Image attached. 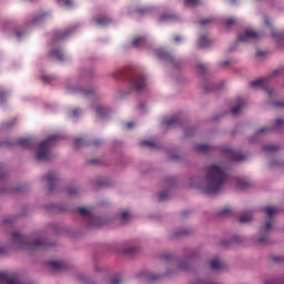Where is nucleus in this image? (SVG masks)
Instances as JSON below:
<instances>
[{
  "label": "nucleus",
  "instance_id": "34",
  "mask_svg": "<svg viewBox=\"0 0 284 284\" xmlns=\"http://www.w3.org/2000/svg\"><path fill=\"white\" fill-rule=\"evenodd\" d=\"M95 112H97V114H99L101 116V115H103V112H105V108H103V105H98L95 108Z\"/></svg>",
  "mask_w": 284,
  "mask_h": 284
},
{
  "label": "nucleus",
  "instance_id": "33",
  "mask_svg": "<svg viewBox=\"0 0 284 284\" xmlns=\"http://www.w3.org/2000/svg\"><path fill=\"white\" fill-rule=\"evenodd\" d=\"M41 79H42V81H43L44 83H50V81H52V80L54 79V77L49 75V74H43V75L41 77Z\"/></svg>",
  "mask_w": 284,
  "mask_h": 284
},
{
  "label": "nucleus",
  "instance_id": "6",
  "mask_svg": "<svg viewBox=\"0 0 284 284\" xmlns=\"http://www.w3.org/2000/svg\"><path fill=\"white\" fill-rule=\"evenodd\" d=\"M271 230H274V224L272 223V221H268L265 223V225L261 229L260 234L262 236H260L257 239L258 243H266L267 242V234H270Z\"/></svg>",
  "mask_w": 284,
  "mask_h": 284
},
{
  "label": "nucleus",
  "instance_id": "46",
  "mask_svg": "<svg viewBox=\"0 0 284 284\" xmlns=\"http://www.w3.org/2000/svg\"><path fill=\"white\" fill-rule=\"evenodd\" d=\"M267 94H268V97H273V91H272V90H268V91H267Z\"/></svg>",
  "mask_w": 284,
  "mask_h": 284
},
{
  "label": "nucleus",
  "instance_id": "8",
  "mask_svg": "<svg viewBox=\"0 0 284 284\" xmlns=\"http://www.w3.org/2000/svg\"><path fill=\"white\" fill-rule=\"evenodd\" d=\"M284 128V120L277 119L274 122V125L272 128L270 126H263L260 129L258 134H265V132H276L277 130H282Z\"/></svg>",
  "mask_w": 284,
  "mask_h": 284
},
{
  "label": "nucleus",
  "instance_id": "4",
  "mask_svg": "<svg viewBox=\"0 0 284 284\" xmlns=\"http://www.w3.org/2000/svg\"><path fill=\"white\" fill-rule=\"evenodd\" d=\"M257 39H261V33L256 32L252 28L245 29L239 34V41L242 43H250L251 41H256Z\"/></svg>",
  "mask_w": 284,
  "mask_h": 284
},
{
  "label": "nucleus",
  "instance_id": "29",
  "mask_svg": "<svg viewBox=\"0 0 284 284\" xmlns=\"http://www.w3.org/2000/svg\"><path fill=\"white\" fill-rule=\"evenodd\" d=\"M65 89L69 94H74V92H79V88L74 84H67Z\"/></svg>",
  "mask_w": 284,
  "mask_h": 284
},
{
  "label": "nucleus",
  "instance_id": "39",
  "mask_svg": "<svg viewBox=\"0 0 284 284\" xmlns=\"http://www.w3.org/2000/svg\"><path fill=\"white\" fill-rule=\"evenodd\" d=\"M142 145H149V148H153L154 143H152L151 141H143Z\"/></svg>",
  "mask_w": 284,
  "mask_h": 284
},
{
  "label": "nucleus",
  "instance_id": "17",
  "mask_svg": "<svg viewBox=\"0 0 284 284\" xmlns=\"http://www.w3.org/2000/svg\"><path fill=\"white\" fill-rule=\"evenodd\" d=\"M179 19V16L174 13H164L160 17V21H176Z\"/></svg>",
  "mask_w": 284,
  "mask_h": 284
},
{
  "label": "nucleus",
  "instance_id": "26",
  "mask_svg": "<svg viewBox=\"0 0 284 284\" xmlns=\"http://www.w3.org/2000/svg\"><path fill=\"white\" fill-rule=\"evenodd\" d=\"M271 168H280L281 170H284V161L283 160H274L271 163Z\"/></svg>",
  "mask_w": 284,
  "mask_h": 284
},
{
  "label": "nucleus",
  "instance_id": "49",
  "mask_svg": "<svg viewBox=\"0 0 284 284\" xmlns=\"http://www.w3.org/2000/svg\"><path fill=\"white\" fill-rule=\"evenodd\" d=\"M229 63H230V62L225 61V62H224V65H227Z\"/></svg>",
  "mask_w": 284,
  "mask_h": 284
},
{
  "label": "nucleus",
  "instance_id": "15",
  "mask_svg": "<svg viewBox=\"0 0 284 284\" xmlns=\"http://www.w3.org/2000/svg\"><path fill=\"white\" fill-rule=\"evenodd\" d=\"M252 219H253L252 212L251 211H246V212L241 214L240 223H250V221H252Z\"/></svg>",
  "mask_w": 284,
  "mask_h": 284
},
{
  "label": "nucleus",
  "instance_id": "36",
  "mask_svg": "<svg viewBox=\"0 0 284 284\" xmlns=\"http://www.w3.org/2000/svg\"><path fill=\"white\" fill-rule=\"evenodd\" d=\"M264 284H281V281L276 278H272V280H266Z\"/></svg>",
  "mask_w": 284,
  "mask_h": 284
},
{
  "label": "nucleus",
  "instance_id": "40",
  "mask_svg": "<svg viewBox=\"0 0 284 284\" xmlns=\"http://www.w3.org/2000/svg\"><path fill=\"white\" fill-rule=\"evenodd\" d=\"M126 128H128L129 130L132 129V128H134V123H132V122L126 123Z\"/></svg>",
  "mask_w": 284,
  "mask_h": 284
},
{
  "label": "nucleus",
  "instance_id": "11",
  "mask_svg": "<svg viewBox=\"0 0 284 284\" xmlns=\"http://www.w3.org/2000/svg\"><path fill=\"white\" fill-rule=\"evenodd\" d=\"M265 26H267L270 32L272 33V37L276 39V41H281V39H283V34L272 28V22L270 21V19H265Z\"/></svg>",
  "mask_w": 284,
  "mask_h": 284
},
{
  "label": "nucleus",
  "instance_id": "48",
  "mask_svg": "<svg viewBox=\"0 0 284 284\" xmlns=\"http://www.w3.org/2000/svg\"><path fill=\"white\" fill-rule=\"evenodd\" d=\"M17 38H18V39H21V32H18V33H17Z\"/></svg>",
  "mask_w": 284,
  "mask_h": 284
},
{
  "label": "nucleus",
  "instance_id": "22",
  "mask_svg": "<svg viewBox=\"0 0 284 284\" xmlns=\"http://www.w3.org/2000/svg\"><path fill=\"white\" fill-rule=\"evenodd\" d=\"M227 152L231 154V159L233 161H243V159H244L243 155H237L236 151H234L232 149L227 150Z\"/></svg>",
  "mask_w": 284,
  "mask_h": 284
},
{
  "label": "nucleus",
  "instance_id": "13",
  "mask_svg": "<svg viewBox=\"0 0 284 284\" xmlns=\"http://www.w3.org/2000/svg\"><path fill=\"white\" fill-rule=\"evenodd\" d=\"M210 43H212V42L210 41V38L206 36H202L197 40V45L200 48H210Z\"/></svg>",
  "mask_w": 284,
  "mask_h": 284
},
{
  "label": "nucleus",
  "instance_id": "2",
  "mask_svg": "<svg viewBox=\"0 0 284 284\" xmlns=\"http://www.w3.org/2000/svg\"><path fill=\"white\" fill-rule=\"evenodd\" d=\"M43 245L41 239H36L33 243H30V237L21 235L19 233L13 234V240L8 246H0V254H8L9 250H22L23 252H34Z\"/></svg>",
  "mask_w": 284,
  "mask_h": 284
},
{
  "label": "nucleus",
  "instance_id": "9",
  "mask_svg": "<svg viewBox=\"0 0 284 284\" xmlns=\"http://www.w3.org/2000/svg\"><path fill=\"white\" fill-rule=\"evenodd\" d=\"M0 281H3L6 284H21L18 277L8 276L6 273H0Z\"/></svg>",
  "mask_w": 284,
  "mask_h": 284
},
{
  "label": "nucleus",
  "instance_id": "30",
  "mask_svg": "<svg viewBox=\"0 0 284 284\" xmlns=\"http://www.w3.org/2000/svg\"><path fill=\"white\" fill-rule=\"evenodd\" d=\"M8 99V91L0 88V103H3Z\"/></svg>",
  "mask_w": 284,
  "mask_h": 284
},
{
  "label": "nucleus",
  "instance_id": "3",
  "mask_svg": "<svg viewBox=\"0 0 284 284\" xmlns=\"http://www.w3.org/2000/svg\"><path fill=\"white\" fill-rule=\"evenodd\" d=\"M59 139V135H51L43 142H41L36 149V159L40 162L50 161L52 159V152H50V146L54 145V141Z\"/></svg>",
  "mask_w": 284,
  "mask_h": 284
},
{
  "label": "nucleus",
  "instance_id": "18",
  "mask_svg": "<svg viewBox=\"0 0 284 284\" xmlns=\"http://www.w3.org/2000/svg\"><path fill=\"white\" fill-rule=\"evenodd\" d=\"M94 21L97 23V26H108V23H110V18L109 17H99V18H94Z\"/></svg>",
  "mask_w": 284,
  "mask_h": 284
},
{
  "label": "nucleus",
  "instance_id": "45",
  "mask_svg": "<svg viewBox=\"0 0 284 284\" xmlns=\"http://www.w3.org/2000/svg\"><path fill=\"white\" fill-rule=\"evenodd\" d=\"M199 69H200V70H205V65L200 64V65H199Z\"/></svg>",
  "mask_w": 284,
  "mask_h": 284
},
{
  "label": "nucleus",
  "instance_id": "25",
  "mask_svg": "<svg viewBox=\"0 0 284 284\" xmlns=\"http://www.w3.org/2000/svg\"><path fill=\"white\" fill-rule=\"evenodd\" d=\"M207 150H210V146L206 144L195 145V152L203 153V152H207Z\"/></svg>",
  "mask_w": 284,
  "mask_h": 284
},
{
  "label": "nucleus",
  "instance_id": "35",
  "mask_svg": "<svg viewBox=\"0 0 284 284\" xmlns=\"http://www.w3.org/2000/svg\"><path fill=\"white\" fill-rule=\"evenodd\" d=\"M241 108H243V103L239 104L237 106H234L231 110L232 114H239V112H241Z\"/></svg>",
  "mask_w": 284,
  "mask_h": 284
},
{
  "label": "nucleus",
  "instance_id": "44",
  "mask_svg": "<svg viewBox=\"0 0 284 284\" xmlns=\"http://www.w3.org/2000/svg\"><path fill=\"white\" fill-rule=\"evenodd\" d=\"M70 33H63L62 36H61V39H65V37H68Z\"/></svg>",
  "mask_w": 284,
  "mask_h": 284
},
{
  "label": "nucleus",
  "instance_id": "47",
  "mask_svg": "<svg viewBox=\"0 0 284 284\" xmlns=\"http://www.w3.org/2000/svg\"><path fill=\"white\" fill-rule=\"evenodd\" d=\"M82 94H90L89 91L82 90Z\"/></svg>",
  "mask_w": 284,
  "mask_h": 284
},
{
  "label": "nucleus",
  "instance_id": "28",
  "mask_svg": "<svg viewBox=\"0 0 284 284\" xmlns=\"http://www.w3.org/2000/svg\"><path fill=\"white\" fill-rule=\"evenodd\" d=\"M48 19L47 13H40L38 17L33 19V23H41V21H45Z\"/></svg>",
  "mask_w": 284,
  "mask_h": 284
},
{
  "label": "nucleus",
  "instance_id": "19",
  "mask_svg": "<svg viewBox=\"0 0 284 284\" xmlns=\"http://www.w3.org/2000/svg\"><path fill=\"white\" fill-rule=\"evenodd\" d=\"M50 55L58 61H63V51H61L60 49H54L53 51H51Z\"/></svg>",
  "mask_w": 284,
  "mask_h": 284
},
{
  "label": "nucleus",
  "instance_id": "1",
  "mask_svg": "<svg viewBox=\"0 0 284 284\" xmlns=\"http://www.w3.org/2000/svg\"><path fill=\"white\" fill-rule=\"evenodd\" d=\"M225 183V169L219 164H212L206 169V176L196 187L204 191L205 194H216Z\"/></svg>",
  "mask_w": 284,
  "mask_h": 284
},
{
  "label": "nucleus",
  "instance_id": "27",
  "mask_svg": "<svg viewBox=\"0 0 284 284\" xmlns=\"http://www.w3.org/2000/svg\"><path fill=\"white\" fill-rule=\"evenodd\" d=\"M120 219L122 221H130V219H132V214L130 213V211H122L120 213Z\"/></svg>",
  "mask_w": 284,
  "mask_h": 284
},
{
  "label": "nucleus",
  "instance_id": "23",
  "mask_svg": "<svg viewBox=\"0 0 284 284\" xmlns=\"http://www.w3.org/2000/svg\"><path fill=\"white\" fill-rule=\"evenodd\" d=\"M223 263H221L220 258H214L211 261V267L212 270H221Z\"/></svg>",
  "mask_w": 284,
  "mask_h": 284
},
{
  "label": "nucleus",
  "instance_id": "12",
  "mask_svg": "<svg viewBox=\"0 0 284 284\" xmlns=\"http://www.w3.org/2000/svg\"><path fill=\"white\" fill-rule=\"evenodd\" d=\"M270 83V79L263 78L256 81L251 82L252 88H265Z\"/></svg>",
  "mask_w": 284,
  "mask_h": 284
},
{
  "label": "nucleus",
  "instance_id": "14",
  "mask_svg": "<svg viewBox=\"0 0 284 284\" xmlns=\"http://www.w3.org/2000/svg\"><path fill=\"white\" fill-rule=\"evenodd\" d=\"M48 265L51 270H63V267H65V263H63V261H50Z\"/></svg>",
  "mask_w": 284,
  "mask_h": 284
},
{
  "label": "nucleus",
  "instance_id": "21",
  "mask_svg": "<svg viewBox=\"0 0 284 284\" xmlns=\"http://www.w3.org/2000/svg\"><path fill=\"white\" fill-rule=\"evenodd\" d=\"M234 23H236V20L234 18L222 19V26H224V28H232V26H234Z\"/></svg>",
  "mask_w": 284,
  "mask_h": 284
},
{
  "label": "nucleus",
  "instance_id": "50",
  "mask_svg": "<svg viewBox=\"0 0 284 284\" xmlns=\"http://www.w3.org/2000/svg\"><path fill=\"white\" fill-rule=\"evenodd\" d=\"M273 74H278V71H274Z\"/></svg>",
  "mask_w": 284,
  "mask_h": 284
},
{
  "label": "nucleus",
  "instance_id": "10",
  "mask_svg": "<svg viewBox=\"0 0 284 284\" xmlns=\"http://www.w3.org/2000/svg\"><path fill=\"white\" fill-rule=\"evenodd\" d=\"M151 52L159 59H164L166 61H170V59H172V55H170V53L163 51V49H153V50H151Z\"/></svg>",
  "mask_w": 284,
  "mask_h": 284
},
{
  "label": "nucleus",
  "instance_id": "38",
  "mask_svg": "<svg viewBox=\"0 0 284 284\" xmlns=\"http://www.w3.org/2000/svg\"><path fill=\"white\" fill-rule=\"evenodd\" d=\"M159 201H165V199H168L169 194L168 193H160L159 195Z\"/></svg>",
  "mask_w": 284,
  "mask_h": 284
},
{
  "label": "nucleus",
  "instance_id": "32",
  "mask_svg": "<svg viewBox=\"0 0 284 284\" xmlns=\"http://www.w3.org/2000/svg\"><path fill=\"white\" fill-rule=\"evenodd\" d=\"M184 3L186 6H199V3H201V0H184Z\"/></svg>",
  "mask_w": 284,
  "mask_h": 284
},
{
  "label": "nucleus",
  "instance_id": "43",
  "mask_svg": "<svg viewBox=\"0 0 284 284\" xmlns=\"http://www.w3.org/2000/svg\"><path fill=\"white\" fill-rule=\"evenodd\" d=\"M173 124H174L173 120L166 121V125H173Z\"/></svg>",
  "mask_w": 284,
  "mask_h": 284
},
{
  "label": "nucleus",
  "instance_id": "31",
  "mask_svg": "<svg viewBox=\"0 0 284 284\" xmlns=\"http://www.w3.org/2000/svg\"><path fill=\"white\" fill-rule=\"evenodd\" d=\"M58 3H60V6H65L67 8H70L72 6V0H58Z\"/></svg>",
  "mask_w": 284,
  "mask_h": 284
},
{
  "label": "nucleus",
  "instance_id": "41",
  "mask_svg": "<svg viewBox=\"0 0 284 284\" xmlns=\"http://www.w3.org/2000/svg\"><path fill=\"white\" fill-rule=\"evenodd\" d=\"M174 41H175L176 43H179V41H183V38H181V37H175V38H174Z\"/></svg>",
  "mask_w": 284,
  "mask_h": 284
},
{
  "label": "nucleus",
  "instance_id": "7",
  "mask_svg": "<svg viewBox=\"0 0 284 284\" xmlns=\"http://www.w3.org/2000/svg\"><path fill=\"white\" fill-rule=\"evenodd\" d=\"M146 78L144 74H135L131 80V85L134 90H143L145 88Z\"/></svg>",
  "mask_w": 284,
  "mask_h": 284
},
{
  "label": "nucleus",
  "instance_id": "52",
  "mask_svg": "<svg viewBox=\"0 0 284 284\" xmlns=\"http://www.w3.org/2000/svg\"><path fill=\"white\" fill-rule=\"evenodd\" d=\"M149 9H145L144 12H148Z\"/></svg>",
  "mask_w": 284,
  "mask_h": 284
},
{
  "label": "nucleus",
  "instance_id": "53",
  "mask_svg": "<svg viewBox=\"0 0 284 284\" xmlns=\"http://www.w3.org/2000/svg\"><path fill=\"white\" fill-rule=\"evenodd\" d=\"M277 105H283V104H281V103H277Z\"/></svg>",
  "mask_w": 284,
  "mask_h": 284
},
{
  "label": "nucleus",
  "instance_id": "37",
  "mask_svg": "<svg viewBox=\"0 0 284 284\" xmlns=\"http://www.w3.org/2000/svg\"><path fill=\"white\" fill-rule=\"evenodd\" d=\"M29 143H30V140H27V139L20 141V145H22V148H28Z\"/></svg>",
  "mask_w": 284,
  "mask_h": 284
},
{
  "label": "nucleus",
  "instance_id": "20",
  "mask_svg": "<svg viewBox=\"0 0 284 284\" xmlns=\"http://www.w3.org/2000/svg\"><path fill=\"white\" fill-rule=\"evenodd\" d=\"M264 212L267 214V216H275V214H278L280 210L276 206H266Z\"/></svg>",
  "mask_w": 284,
  "mask_h": 284
},
{
  "label": "nucleus",
  "instance_id": "16",
  "mask_svg": "<svg viewBox=\"0 0 284 284\" xmlns=\"http://www.w3.org/2000/svg\"><path fill=\"white\" fill-rule=\"evenodd\" d=\"M143 43H145V38L143 36H138L132 41L133 48H141Z\"/></svg>",
  "mask_w": 284,
  "mask_h": 284
},
{
  "label": "nucleus",
  "instance_id": "24",
  "mask_svg": "<svg viewBox=\"0 0 284 284\" xmlns=\"http://www.w3.org/2000/svg\"><path fill=\"white\" fill-rule=\"evenodd\" d=\"M250 186V182L243 179L237 180V187L239 190H245V187Z\"/></svg>",
  "mask_w": 284,
  "mask_h": 284
},
{
  "label": "nucleus",
  "instance_id": "54",
  "mask_svg": "<svg viewBox=\"0 0 284 284\" xmlns=\"http://www.w3.org/2000/svg\"><path fill=\"white\" fill-rule=\"evenodd\" d=\"M227 212H230V211H224V213H227Z\"/></svg>",
  "mask_w": 284,
  "mask_h": 284
},
{
  "label": "nucleus",
  "instance_id": "5",
  "mask_svg": "<svg viewBox=\"0 0 284 284\" xmlns=\"http://www.w3.org/2000/svg\"><path fill=\"white\" fill-rule=\"evenodd\" d=\"M78 212H80L82 216H85L88 219L89 227H97V223H99V219L92 215L90 210L85 207H80L78 209Z\"/></svg>",
  "mask_w": 284,
  "mask_h": 284
},
{
  "label": "nucleus",
  "instance_id": "42",
  "mask_svg": "<svg viewBox=\"0 0 284 284\" xmlns=\"http://www.w3.org/2000/svg\"><path fill=\"white\" fill-rule=\"evenodd\" d=\"M79 112H81V110H79V109L73 110V116H77V114H79Z\"/></svg>",
  "mask_w": 284,
  "mask_h": 284
},
{
  "label": "nucleus",
  "instance_id": "51",
  "mask_svg": "<svg viewBox=\"0 0 284 284\" xmlns=\"http://www.w3.org/2000/svg\"><path fill=\"white\" fill-rule=\"evenodd\" d=\"M131 252H135V248H131Z\"/></svg>",
  "mask_w": 284,
  "mask_h": 284
}]
</instances>
